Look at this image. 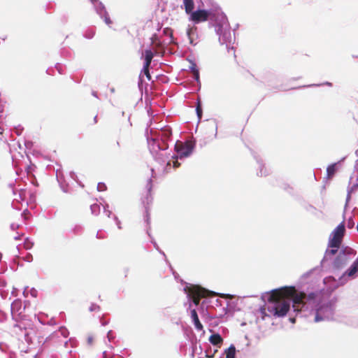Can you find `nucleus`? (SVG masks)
Returning <instances> with one entry per match:
<instances>
[{
	"mask_svg": "<svg viewBox=\"0 0 358 358\" xmlns=\"http://www.w3.org/2000/svg\"><path fill=\"white\" fill-rule=\"evenodd\" d=\"M280 292V294L284 295L289 302L291 300L292 301V308L297 313L300 312L301 310V308H303L308 301H314L317 296L315 292L306 294L303 292H299L294 286H285L281 287V291Z\"/></svg>",
	"mask_w": 358,
	"mask_h": 358,
	"instance_id": "nucleus-1",
	"label": "nucleus"
},
{
	"mask_svg": "<svg viewBox=\"0 0 358 358\" xmlns=\"http://www.w3.org/2000/svg\"><path fill=\"white\" fill-rule=\"evenodd\" d=\"M281 288L274 289L268 299V311L275 317H282L290 309L289 301L280 294Z\"/></svg>",
	"mask_w": 358,
	"mask_h": 358,
	"instance_id": "nucleus-2",
	"label": "nucleus"
},
{
	"mask_svg": "<svg viewBox=\"0 0 358 358\" xmlns=\"http://www.w3.org/2000/svg\"><path fill=\"white\" fill-rule=\"evenodd\" d=\"M26 309L27 305L20 299H15L11 303V316L13 320L17 322L13 327V332L16 335H18V331L27 330L28 321H31V320L27 318Z\"/></svg>",
	"mask_w": 358,
	"mask_h": 358,
	"instance_id": "nucleus-3",
	"label": "nucleus"
},
{
	"mask_svg": "<svg viewBox=\"0 0 358 358\" xmlns=\"http://www.w3.org/2000/svg\"><path fill=\"white\" fill-rule=\"evenodd\" d=\"M27 329L24 330V338L27 342L34 343L36 340L38 344L48 343V337L45 338V332L43 327L34 329L31 321H28Z\"/></svg>",
	"mask_w": 358,
	"mask_h": 358,
	"instance_id": "nucleus-4",
	"label": "nucleus"
},
{
	"mask_svg": "<svg viewBox=\"0 0 358 358\" xmlns=\"http://www.w3.org/2000/svg\"><path fill=\"white\" fill-rule=\"evenodd\" d=\"M218 13L214 10H196L189 14V20L199 24L208 20L216 21Z\"/></svg>",
	"mask_w": 358,
	"mask_h": 358,
	"instance_id": "nucleus-5",
	"label": "nucleus"
},
{
	"mask_svg": "<svg viewBox=\"0 0 358 358\" xmlns=\"http://www.w3.org/2000/svg\"><path fill=\"white\" fill-rule=\"evenodd\" d=\"M187 294L192 299L193 303L198 306L202 298L215 296V294L199 285H192L187 289Z\"/></svg>",
	"mask_w": 358,
	"mask_h": 358,
	"instance_id": "nucleus-6",
	"label": "nucleus"
},
{
	"mask_svg": "<svg viewBox=\"0 0 358 358\" xmlns=\"http://www.w3.org/2000/svg\"><path fill=\"white\" fill-rule=\"evenodd\" d=\"M68 330L65 327H60L57 331H55L48 336L47 343H50L53 347L66 345L68 343Z\"/></svg>",
	"mask_w": 358,
	"mask_h": 358,
	"instance_id": "nucleus-7",
	"label": "nucleus"
},
{
	"mask_svg": "<svg viewBox=\"0 0 358 358\" xmlns=\"http://www.w3.org/2000/svg\"><path fill=\"white\" fill-rule=\"evenodd\" d=\"M345 234V226L339 224L332 232V237L330 238L328 243L329 248H339Z\"/></svg>",
	"mask_w": 358,
	"mask_h": 358,
	"instance_id": "nucleus-8",
	"label": "nucleus"
},
{
	"mask_svg": "<svg viewBox=\"0 0 358 358\" xmlns=\"http://www.w3.org/2000/svg\"><path fill=\"white\" fill-rule=\"evenodd\" d=\"M194 149V144L192 141H187L185 143L178 141L175 145V150L180 158L188 157Z\"/></svg>",
	"mask_w": 358,
	"mask_h": 358,
	"instance_id": "nucleus-9",
	"label": "nucleus"
},
{
	"mask_svg": "<svg viewBox=\"0 0 358 358\" xmlns=\"http://www.w3.org/2000/svg\"><path fill=\"white\" fill-rule=\"evenodd\" d=\"M348 262V258L344 252H341L333 263L334 268L341 269L347 264Z\"/></svg>",
	"mask_w": 358,
	"mask_h": 358,
	"instance_id": "nucleus-10",
	"label": "nucleus"
},
{
	"mask_svg": "<svg viewBox=\"0 0 358 358\" xmlns=\"http://www.w3.org/2000/svg\"><path fill=\"white\" fill-rule=\"evenodd\" d=\"M330 310V308L328 306L320 307L317 309L314 321L315 322H321L324 320L328 317V315H326L327 312Z\"/></svg>",
	"mask_w": 358,
	"mask_h": 358,
	"instance_id": "nucleus-11",
	"label": "nucleus"
},
{
	"mask_svg": "<svg viewBox=\"0 0 358 358\" xmlns=\"http://www.w3.org/2000/svg\"><path fill=\"white\" fill-rule=\"evenodd\" d=\"M191 317L195 326V328L198 331H201L203 329L202 324L201 323L196 310L193 309L191 310Z\"/></svg>",
	"mask_w": 358,
	"mask_h": 358,
	"instance_id": "nucleus-12",
	"label": "nucleus"
},
{
	"mask_svg": "<svg viewBox=\"0 0 358 358\" xmlns=\"http://www.w3.org/2000/svg\"><path fill=\"white\" fill-rule=\"evenodd\" d=\"M209 341L213 345L220 348L223 343V338L219 334H213L210 336Z\"/></svg>",
	"mask_w": 358,
	"mask_h": 358,
	"instance_id": "nucleus-13",
	"label": "nucleus"
},
{
	"mask_svg": "<svg viewBox=\"0 0 358 358\" xmlns=\"http://www.w3.org/2000/svg\"><path fill=\"white\" fill-rule=\"evenodd\" d=\"M154 54L151 50H145V62L143 66L150 67Z\"/></svg>",
	"mask_w": 358,
	"mask_h": 358,
	"instance_id": "nucleus-14",
	"label": "nucleus"
},
{
	"mask_svg": "<svg viewBox=\"0 0 358 358\" xmlns=\"http://www.w3.org/2000/svg\"><path fill=\"white\" fill-rule=\"evenodd\" d=\"M185 10L187 14L189 15L194 8V3L193 0H183Z\"/></svg>",
	"mask_w": 358,
	"mask_h": 358,
	"instance_id": "nucleus-15",
	"label": "nucleus"
},
{
	"mask_svg": "<svg viewBox=\"0 0 358 358\" xmlns=\"http://www.w3.org/2000/svg\"><path fill=\"white\" fill-rule=\"evenodd\" d=\"M226 358H235L236 348L234 345H231L226 351Z\"/></svg>",
	"mask_w": 358,
	"mask_h": 358,
	"instance_id": "nucleus-16",
	"label": "nucleus"
},
{
	"mask_svg": "<svg viewBox=\"0 0 358 358\" xmlns=\"http://www.w3.org/2000/svg\"><path fill=\"white\" fill-rule=\"evenodd\" d=\"M336 171V164L329 166L327 169V177L331 178L334 176Z\"/></svg>",
	"mask_w": 358,
	"mask_h": 358,
	"instance_id": "nucleus-17",
	"label": "nucleus"
},
{
	"mask_svg": "<svg viewBox=\"0 0 358 358\" xmlns=\"http://www.w3.org/2000/svg\"><path fill=\"white\" fill-rule=\"evenodd\" d=\"M102 9L103 10V15L102 16V17L103 18L105 23L107 25L110 26V24H112V20H110L109 15L108 14L103 6H102Z\"/></svg>",
	"mask_w": 358,
	"mask_h": 358,
	"instance_id": "nucleus-18",
	"label": "nucleus"
},
{
	"mask_svg": "<svg viewBox=\"0 0 358 358\" xmlns=\"http://www.w3.org/2000/svg\"><path fill=\"white\" fill-rule=\"evenodd\" d=\"M196 110L197 116H198L199 119L200 120L202 117V109H201V103L199 101H197Z\"/></svg>",
	"mask_w": 358,
	"mask_h": 358,
	"instance_id": "nucleus-19",
	"label": "nucleus"
},
{
	"mask_svg": "<svg viewBox=\"0 0 358 358\" xmlns=\"http://www.w3.org/2000/svg\"><path fill=\"white\" fill-rule=\"evenodd\" d=\"M149 69H150V67L143 66V73L146 76L148 80H150L152 78H151V76H150V73Z\"/></svg>",
	"mask_w": 358,
	"mask_h": 358,
	"instance_id": "nucleus-20",
	"label": "nucleus"
},
{
	"mask_svg": "<svg viewBox=\"0 0 358 358\" xmlns=\"http://www.w3.org/2000/svg\"><path fill=\"white\" fill-rule=\"evenodd\" d=\"M32 246H33V243L27 238L24 243V248L27 250H29L32 248Z\"/></svg>",
	"mask_w": 358,
	"mask_h": 358,
	"instance_id": "nucleus-21",
	"label": "nucleus"
},
{
	"mask_svg": "<svg viewBox=\"0 0 358 358\" xmlns=\"http://www.w3.org/2000/svg\"><path fill=\"white\" fill-rule=\"evenodd\" d=\"M331 248L332 249H331V250H327L326 253L328 255L334 256L337 253L338 248Z\"/></svg>",
	"mask_w": 358,
	"mask_h": 358,
	"instance_id": "nucleus-22",
	"label": "nucleus"
},
{
	"mask_svg": "<svg viewBox=\"0 0 358 358\" xmlns=\"http://www.w3.org/2000/svg\"><path fill=\"white\" fill-rule=\"evenodd\" d=\"M94 338L92 335L87 336V343L89 345H92L94 343Z\"/></svg>",
	"mask_w": 358,
	"mask_h": 358,
	"instance_id": "nucleus-23",
	"label": "nucleus"
},
{
	"mask_svg": "<svg viewBox=\"0 0 358 358\" xmlns=\"http://www.w3.org/2000/svg\"><path fill=\"white\" fill-rule=\"evenodd\" d=\"M178 157H173L175 160L173 162V166L175 169L178 168L180 166V164L177 160Z\"/></svg>",
	"mask_w": 358,
	"mask_h": 358,
	"instance_id": "nucleus-24",
	"label": "nucleus"
},
{
	"mask_svg": "<svg viewBox=\"0 0 358 358\" xmlns=\"http://www.w3.org/2000/svg\"><path fill=\"white\" fill-rule=\"evenodd\" d=\"M113 354L111 352H108V351H104L103 352V358H112Z\"/></svg>",
	"mask_w": 358,
	"mask_h": 358,
	"instance_id": "nucleus-25",
	"label": "nucleus"
},
{
	"mask_svg": "<svg viewBox=\"0 0 358 358\" xmlns=\"http://www.w3.org/2000/svg\"><path fill=\"white\" fill-rule=\"evenodd\" d=\"M164 34H166V35L170 34V36H171V37L173 36L172 30H171L170 28H165V29H164Z\"/></svg>",
	"mask_w": 358,
	"mask_h": 358,
	"instance_id": "nucleus-26",
	"label": "nucleus"
},
{
	"mask_svg": "<svg viewBox=\"0 0 358 358\" xmlns=\"http://www.w3.org/2000/svg\"><path fill=\"white\" fill-rule=\"evenodd\" d=\"M193 73H194V78L198 80H199V71L197 69H194L193 70Z\"/></svg>",
	"mask_w": 358,
	"mask_h": 358,
	"instance_id": "nucleus-27",
	"label": "nucleus"
},
{
	"mask_svg": "<svg viewBox=\"0 0 358 358\" xmlns=\"http://www.w3.org/2000/svg\"><path fill=\"white\" fill-rule=\"evenodd\" d=\"M90 311H94V310H99V306H96V305H92L90 307Z\"/></svg>",
	"mask_w": 358,
	"mask_h": 358,
	"instance_id": "nucleus-28",
	"label": "nucleus"
},
{
	"mask_svg": "<svg viewBox=\"0 0 358 358\" xmlns=\"http://www.w3.org/2000/svg\"><path fill=\"white\" fill-rule=\"evenodd\" d=\"M353 226H354L353 221L352 220V219L349 220L348 222V228H352Z\"/></svg>",
	"mask_w": 358,
	"mask_h": 358,
	"instance_id": "nucleus-29",
	"label": "nucleus"
},
{
	"mask_svg": "<svg viewBox=\"0 0 358 358\" xmlns=\"http://www.w3.org/2000/svg\"><path fill=\"white\" fill-rule=\"evenodd\" d=\"M23 215L24 216V219H28L30 216V213L28 210H26L23 213Z\"/></svg>",
	"mask_w": 358,
	"mask_h": 358,
	"instance_id": "nucleus-30",
	"label": "nucleus"
},
{
	"mask_svg": "<svg viewBox=\"0 0 358 358\" xmlns=\"http://www.w3.org/2000/svg\"><path fill=\"white\" fill-rule=\"evenodd\" d=\"M119 148H120L119 142H117V145H113V147L111 148V149H112V150H117Z\"/></svg>",
	"mask_w": 358,
	"mask_h": 358,
	"instance_id": "nucleus-31",
	"label": "nucleus"
},
{
	"mask_svg": "<svg viewBox=\"0 0 358 358\" xmlns=\"http://www.w3.org/2000/svg\"><path fill=\"white\" fill-rule=\"evenodd\" d=\"M171 166V162H168L166 166V171L169 172Z\"/></svg>",
	"mask_w": 358,
	"mask_h": 358,
	"instance_id": "nucleus-32",
	"label": "nucleus"
},
{
	"mask_svg": "<svg viewBox=\"0 0 358 358\" xmlns=\"http://www.w3.org/2000/svg\"><path fill=\"white\" fill-rule=\"evenodd\" d=\"M97 122V115H94L93 117V122L92 124H94Z\"/></svg>",
	"mask_w": 358,
	"mask_h": 358,
	"instance_id": "nucleus-33",
	"label": "nucleus"
},
{
	"mask_svg": "<svg viewBox=\"0 0 358 358\" xmlns=\"http://www.w3.org/2000/svg\"><path fill=\"white\" fill-rule=\"evenodd\" d=\"M11 227H12L13 229H15V228H16V229H17V228L19 227V224H15V223H13V224H11Z\"/></svg>",
	"mask_w": 358,
	"mask_h": 358,
	"instance_id": "nucleus-34",
	"label": "nucleus"
},
{
	"mask_svg": "<svg viewBox=\"0 0 358 358\" xmlns=\"http://www.w3.org/2000/svg\"><path fill=\"white\" fill-rule=\"evenodd\" d=\"M217 352V350H215L214 351V353L212 355H206L208 358H213L214 357V355Z\"/></svg>",
	"mask_w": 358,
	"mask_h": 358,
	"instance_id": "nucleus-35",
	"label": "nucleus"
},
{
	"mask_svg": "<svg viewBox=\"0 0 358 358\" xmlns=\"http://www.w3.org/2000/svg\"><path fill=\"white\" fill-rule=\"evenodd\" d=\"M289 321L292 322V323H295L296 322V320L294 317H290L289 318Z\"/></svg>",
	"mask_w": 358,
	"mask_h": 358,
	"instance_id": "nucleus-36",
	"label": "nucleus"
},
{
	"mask_svg": "<svg viewBox=\"0 0 358 358\" xmlns=\"http://www.w3.org/2000/svg\"><path fill=\"white\" fill-rule=\"evenodd\" d=\"M192 31V29H189L187 30V35L189 36V38H190V34H191Z\"/></svg>",
	"mask_w": 358,
	"mask_h": 358,
	"instance_id": "nucleus-37",
	"label": "nucleus"
},
{
	"mask_svg": "<svg viewBox=\"0 0 358 358\" xmlns=\"http://www.w3.org/2000/svg\"><path fill=\"white\" fill-rule=\"evenodd\" d=\"M90 1H91L92 3H95L96 2H97V0H90Z\"/></svg>",
	"mask_w": 358,
	"mask_h": 358,
	"instance_id": "nucleus-38",
	"label": "nucleus"
},
{
	"mask_svg": "<svg viewBox=\"0 0 358 358\" xmlns=\"http://www.w3.org/2000/svg\"><path fill=\"white\" fill-rule=\"evenodd\" d=\"M30 169H31V166H28V168H27V171H28V172H29V171H30Z\"/></svg>",
	"mask_w": 358,
	"mask_h": 358,
	"instance_id": "nucleus-39",
	"label": "nucleus"
},
{
	"mask_svg": "<svg viewBox=\"0 0 358 358\" xmlns=\"http://www.w3.org/2000/svg\"><path fill=\"white\" fill-rule=\"evenodd\" d=\"M101 188H103V186H101V187H100V186H99V189L100 190H102V189H101Z\"/></svg>",
	"mask_w": 358,
	"mask_h": 358,
	"instance_id": "nucleus-40",
	"label": "nucleus"
},
{
	"mask_svg": "<svg viewBox=\"0 0 358 358\" xmlns=\"http://www.w3.org/2000/svg\"><path fill=\"white\" fill-rule=\"evenodd\" d=\"M101 188H103V186H101V187H100V186H99V189L100 190H102V189H101Z\"/></svg>",
	"mask_w": 358,
	"mask_h": 358,
	"instance_id": "nucleus-41",
	"label": "nucleus"
},
{
	"mask_svg": "<svg viewBox=\"0 0 358 358\" xmlns=\"http://www.w3.org/2000/svg\"><path fill=\"white\" fill-rule=\"evenodd\" d=\"M354 187H356V188H357V187H358V184H357V185H355Z\"/></svg>",
	"mask_w": 358,
	"mask_h": 358,
	"instance_id": "nucleus-42",
	"label": "nucleus"
}]
</instances>
